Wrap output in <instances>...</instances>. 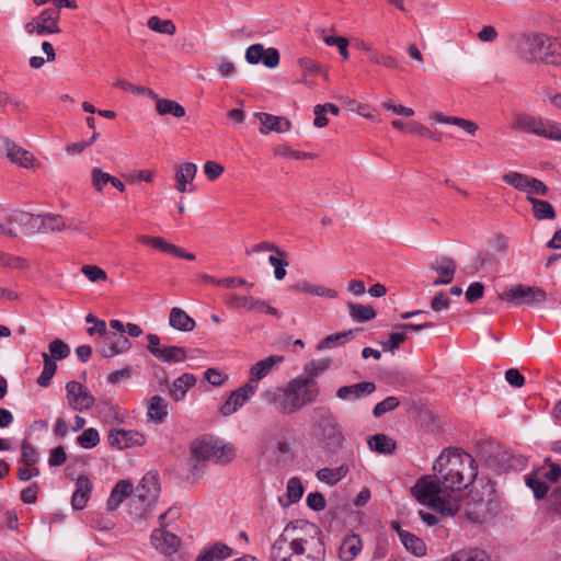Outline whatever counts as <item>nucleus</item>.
<instances>
[{
  "label": "nucleus",
  "instance_id": "f257e3e1",
  "mask_svg": "<svg viewBox=\"0 0 561 561\" xmlns=\"http://www.w3.org/2000/svg\"><path fill=\"white\" fill-rule=\"evenodd\" d=\"M434 474L420 478L412 486L414 497L432 510L454 516L460 510V491L478 476L476 460L459 449H444L433 465Z\"/></svg>",
  "mask_w": 561,
  "mask_h": 561
},
{
  "label": "nucleus",
  "instance_id": "f03ea898",
  "mask_svg": "<svg viewBox=\"0 0 561 561\" xmlns=\"http://www.w3.org/2000/svg\"><path fill=\"white\" fill-rule=\"evenodd\" d=\"M313 534L304 531L293 523L288 524L283 533L271 546L268 558L271 561H324L325 547L319 530L308 525Z\"/></svg>",
  "mask_w": 561,
  "mask_h": 561
},
{
  "label": "nucleus",
  "instance_id": "7ed1b4c3",
  "mask_svg": "<svg viewBox=\"0 0 561 561\" xmlns=\"http://www.w3.org/2000/svg\"><path fill=\"white\" fill-rule=\"evenodd\" d=\"M516 54L527 62L561 66V42L545 34H523L516 41Z\"/></svg>",
  "mask_w": 561,
  "mask_h": 561
},
{
  "label": "nucleus",
  "instance_id": "20e7f679",
  "mask_svg": "<svg viewBox=\"0 0 561 561\" xmlns=\"http://www.w3.org/2000/svg\"><path fill=\"white\" fill-rule=\"evenodd\" d=\"M311 420L317 431L318 439L328 448H341L345 442L343 427L337 417L327 407L311 410Z\"/></svg>",
  "mask_w": 561,
  "mask_h": 561
},
{
  "label": "nucleus",
  "instance_id": "39448f33",
  "mask_svg": "<svg viewBox=\"0 0 561 561\" xmlns=\"http://www.w3.org/2000/svg\"><path fill=\"white\" fill-rule=\"evenodd\" d=\"M511 127L549 140L561 141V124L552 119L517 113L514 115Z\"/></svg>",
  "mask_w": 561,
  "mask_h": 561
},
{
  "label": "nucleus",
  "instance_id": "423d86ee",
  "mask_svg": "<svg viewBox=\"0 0 561 561\" xmlns=\"http://www.w3.org/2000/svg\"><path fill=\"white\" fill-rule=\"evenodd\" d=\"M191 455L196 460L228 462L234 457V450L232 446L221 445L213 437H204L192 443Z\"/></svg>",
  "mask_w": 561,
  "mask_h": 561
},
{
  "label": "nucleus",
  "instance_id": "0eeeda50",
  "mask_svg": "<svg viewBox=\"0 0 561 561\" xmlns=\"http://www.w3.org/2000/svg\"><path fill=\"white\" fill-rule=\"evenodd\" d=\"M290 397L291 409L294 412L300 411L304 407L316 402L320 396L318 385H310L299 376L289 380L286 385Z\"/></svg>",
  "mask_w": 561,
  "mask_h": 561
},
{
  "label": "nucleus",
  "instance_id": "6e6552de",
  "mask_svg": "<svg viewBox=\"0 0 561 561\" xmlns=\"http://www.w3.org/2000/svg\"><path fill=\"white\" fill-rule=\"evenodd\" d=\"M546 298L547 294L542 288L523 284L512 286L501 295L502 300L511 302L516 307L523 305L534 306L543 302Z\"/></svg>",
  "mask_w": 561,
  "mask_h": 561
},
{
  "label": "nucleus",
  "instance_id": "1a4fd4ad",
  "mask_svg": "<svg viewBox=\"0 0 561 561\" xmlns=\"http://www.w3.org/2000/svg\"><path fill=\"white\" fill-rule=\"evenodd\" d=\"M147 351L158 360L168 364L184 362L187 357L186 351L181 346H161L160 337L150 333L147 335Z\"/></svg>",
  "mask_w": 561,
  "mask_h": 561
},
{
  "label": "nucleus",
  "instance_id": "9d476101",
  "mask_svg": "<svg viewBox=\"0 0 561 561\" xmlns=\"http://www.w3.org/2000/svg\"><path fill=\"white\" fill-rule=\"evenodd\" d=\"M67 399L69 405L76 411L89 410L94 405V397L88 388L78 381H69L66 385Z\"/></svg>",
  "mask_w": 561,
  "mask_h": 561
},
{
  "label": "nucleus",
  "instance_id": "9b49d317",
  "mask_svg": "<svg viewBox=\"0 0 561 561\" xmlns=\"http://www.w3.org/2000/svg\"><path fill=\"white\" fill-rule=\"evenodd\" d=\"M131 348V342L124 334L107 333L100 343V352L104 358H112Z\"/></svg>",
  "mask_w": 561,
  "mask_h": 561
},
{
  "label": "nucleus",
  "instance_id": "f8f14e48",
  "mask_svg": "<svg viewBox=\"0 0 561 561\" xmlns=\"http://www.w3.org/2000/svg\"><path fill=\"white\" fill-rule=\"evenodd\" d=\"M108 442L112 447L125 449L144 445L145 437L134 430L113 428L108 433Z\"/></svg>",
  "mask_w": 561,
  "mask_h": 561
},
{
  "label": "nucleus",
  "instance_id": "ddd939ff",
  "mask_svg": "<svg viewBox=\"0 0 561 561\" xmlns=\"http://www.w3.org/2000/svg\"><path fill=\"white\" fill-rule=\"evenodd\" d=\"M151 541L157 550L167 556L175 553L181 543V540L176 535L162 528H158L152 531Z\"/></svg>",
  "mask_w": 561,
  "mask_h": 561
},
{
  "label": "nucleus",
  "instance_id": "4468645a",
  "mask_svg": "<svg viewBox=\"0 0 561 561\" xmlns=\"http://www.w3.org/2000/svg\"><path fill=\"white\" fill-rule=\"evenodd\" d=\"M2 151L12 163L19 167L30 168L34 162V156L11 139L4 138L2 140Z\"/></svg>",
  "mask_w": 561,
  "mask_h": 561
},
{
  "label": "nucleus",
  "instance_id": "2eb2a0df",
  "mask_svg": "<svg viewBox=\"0 0 561 561\" xmlns=\"http://www.w3.org/2000/svg\"><path fill=\"white\" fill-rule=\"evenodd\" d=\"M376 385L371 381L358 382L350 386H342L336 390V397L343 401H356L371 394Z\"/></svg>",
  "mask_w": 561,
  "mask_h": 561
},
{
  "label": "nucleus",
  "instance_id": "dca6fc26",
  "mask_svg": "<svg viewBox=\"0 0 561 561\" xmlns=\"http://www.w3.org/2000/svg\"><path fill=\"white\" fill-rule=\"evenodd\" d=\"M38 26V36L59 34L61 28L58 25L60 12L53 9H44L35 18Z\"/></svg>",
  "mask_w": 561,
  "mask_h": 561
},
{
  "label": "nucleus",
  "instance_id": "f3484780",
  "mask_svg": "<svg viewBox=\"0 0 561 561\" xmlns=\"http://www.w3.org/2000/svg\"><path fill=\"white\" fill-rule=\"evenodd\" d=\"M265 401L273 404L275 410L280 414H293L291 401L288 393V389L285 387H278L274 390H267L263 394Z\"/></svg>",
  "mask_w": 561,
  "mask_h": 561
},
{
  "label": "nucleus",
  "instance_id": "a211bd4d",
  "mask_svg": "<svg viewBox=\"0 0 561 561\" xmlns=\"http://www.w3.org/2000/svg\"><path fill=\"white\" fill-rule=\"evenodd\" d=\"M284 360L283 356L271 355L264 359L256 362L249 371V380L247 383L257 385L260 380L265 378L272 369Z\"/></svg>",
  "mask_w": 561,
  "mask_h": 561
},
{
  "label": "nucleus",
  "instance_id": "6ab92c4d",
  "mask_svg": "<svg viewBox=\"0 0 561 561\" xmlns=\"http://www.w3.org/2000/svg\"><path fill=\"white\" fill-rule=\"evenodd\" d=\"M255 117L262 125L260 128L262 134H267L270 131L286 133L290 129V122L285 117L275 116L267 113H256Z\"/></svg>",
  "mask_w": 561,
  "mask_h": 561
},
{
  "label": "nucleus",
  "instance_id": "aec40b11",
  "mask_svg": "<svg viewBox=\"0 0 561 561\" xmlns=\"http://www.w3.org/2000/svg\"><path fill=\"white\" fill-rule=\"evenodd\" d=\"M159 484L154 476L146 474L136 488V496L142 502L150 504L159 495Z\"/></svg>",
  "mask_w": 561,
  "mask_h": 561
},
{
  "label": "nucleus",
  "instance_id": "412c9836",
  "mask_svg": "<svg viewBox=\"0 0 561 561\" xmlns=\"http://www.w3.org/2000/svg\"><path fill=\"white\" fill-rule=\"evenodd\" d=\"M92 482L87 476H79L76 482V490L71 497V505L75 510H83L90 499Z\"/></svg>",
  "mask_w": 561,
  "mask_h": 561
},
{
  "label": "nucleus",
  "instance_id": "4be33fe9",
  "mask_svg": "<svg viewBox=\"0 0 561 561\" xmlns=\"http://www.w3.org/2000/svg\"><path fill=\"white\" fill-rule=\"evenodd\" d=\"M363 549V542L358 535L350 534L345 536L339 547V558L341 561H353Z\"/></svg>",
  "mask_w": 561,
  "mask_h": 561
},
{
  "label": "nucleus",
  "instance_id": "5701e85b",
  "mask_svg": "<svg viewBox=\"0 0 561 561\" xmlns=\"http://www.w3.org/2000/svg\"><path fill=\"white\" fill-rule=\"evenodd\" d=\"M133 483L128 480H119L111 491L107 500V510L115 511L124 500H126L133 492Z\"/></svg>",
  "mask_w": 561,
  "mask_h": 561
},
{
  "label": "nucleus",
  "instance_id": "b1692460",
  "mask_svg": "<svg viewBox=\"0 0 561 561\" xmlns=\"http://www.w3.org/2000/svg\"><path fill=\"white\" fill-rule=\"evenodd\" d=\"M169 324L181 332H191L196 327L195 320L179 307H174L170 310Z\"/></svg>",
  "mask_w": 561,
  "mask_h": 561
},
{
  "label": "nucleus",
  "instance_id": "393cba45",
  "mask_svg": "<svg viewBox=\"0 0 561 561\" xmlns=\"http://www.w3.org/2000/svg\"><path fill=\"white\" fill-rule=\"evenodd\" d=\"M360 331H362L360 328H356V329H350L347 331L330 334L319 342L317 350L322 351V350H327V348H334L337 346H342V345L346 344L351 339H353Z\"/></svg>",
  "mask_w": 561,
  "mask_h": 561
},
{
  "label": "nucleus",
  "instance_id": "a878e982",
  "mask_svg": "<svg viewBox=\"0 0 561 561\" xmlns=\"http://www.w3.org/2000/svg\"><path fill=\"white\" fill-rule=\"evenodd\" d=\"M398 536L407 551H409L413 556L423 557L426 554V545L420 537L403 529L398 530Z\"/></svg>",
  "mask_w": 561,
  "mask_h": 561
},
{
  "label": "nucleus",
  "instance_id": "bb28decb",
  "mask_svg": "<svg viewBox=\"0 0 561 561\" xmlns=\"http://www.w3.org/2000/svg\"><path fill=\"white\" fill-rule=\"evenodd\" d=\"M291 290L330 299L336 298L337 296L336 290L324 287L322 285L312 284L307 280H300L296 283L295 285L291 286Z\"/></svg>",
  "mask_w": 561,
  "mask_h": 561
},
{
  "label": "nucleus",
  "instance_id": "cd10ccee",
  "mask_svg": "<svg viewBox=\"0 0 561 561\" xmlns=\"http://www.w3.org/2000/svg\"><path fill=\"white\" fill-rule=\"evenodd\" d=\"M147 417L148 421L156 424L162 423L168 415V403L160 396H153L147 405Z\"/></svg>",
  "mask_w": 561,
  "mask_h": 561
},
{
  "label": "nucleus",
  "instance_id": "c85d7f7f",
  "mask_svg": "<svg viewBox=\"0 0 561 561\" xmlns=\"http://www.w3.org/2000/svg\"><path fill=\"white\" fill-rule=\"evenodd\" d=\"M197 167L193 162L180 164L175 172L176 190L181 193L187 191L186 185L192 183L196 176Z\"/></svg>",
  "mask_w": 561,
  "mask_h": 561
},
{
  "label": "nucleus",
  "instance_id": "c756f323",
  "mask_svg": "<svg viewBox=\"0 0 561 561\" xmlns=\"http://www.w3.org/2000/svg\"><path fill=\"white\" fill-rule=\"evenodd\" d=\"M331 365V359L322 358V359H313L306 364L304 368V373L299 375L304 380H308L310 385H318L317 378L329 369Z\"/></svg>",
  "mask_w": 561,
  "mask_h": 561
},
{
  "label": "nucleus",
  "instance_id": "7c9ffc66",
  "mask_svg": "<svg viewBox=\"0 0 561 561\" xmlns=\"http://www.w3.org/2000/svg\"><path fill=\"white\" fill-rule=\"evenodd\" d=\"M12 220L22 226L25 231L34 233L41 231L43 219L41 215L30 214L27 211H15L12 215Z\"/></svg>",
  "mask_w": 561,
  "mask_h": 561
},
{
  "label": "nucleus",
  "instance_id": "2f4dec72",
  "mask_svg": "<svg viewBox=\"0 0 561 561\" xmlns=\"http://www.w3.org/2000/svg\"><path fill=\"white\" fill-rule=\"evenodd\" d=\"M232 554V549L226 543L217 542L213 547L205 549L196 561H221Z\"/></svg>",
  "mask_w": 561,
  "mask_h": 561
},
{
  "label": "nucleus",
  "instance_id": "473e14b6",
  "mask_svg": "<svg viewBox=\"0 0 561 561\" xmlns=\"http://www.w3.org/2000/svg\"><path fill=\"white\" fill-rule=\"evenodd\" d=\"M196 383V378L193 374L185 373L176 378L172 383L171 396L175 401L182 400L188 389Z\"/></svg>",
  "mask_w": 561,
  "mask_h": 561
},
{
  "label": "nucleus",
  "instance_id": "72a5a7b5",
  "mask_svg": "<svg viewBox=\"0 0 561 561\" xmlns=\"http://www.w3.org/2000/svg\"><path fill=\"white\" fill-rule=\"evenodd\" d=\"M433 118L438 123L458 126L459 128L463 129L466 133L470 135H474L479 128L478 125L472 121L456 116H446L440 112H436L433 115Z\"/></svg>",
  "mask_w": 561,
  "mask_h": 561
},
{
  "label": "nucleus",
  "instance_id": "f704fd0d",
  "mask_svg": "<svg viewBox=\"0 0 561 561\" xmlns=\"http://www.w3.org/2000/svg\"><path fill=\"white\" fill-rule=\"evenodd\" d=\"M156 110L160 115H171L173 117L180 118L183 117L186 113L185 107L182 106L176 101L170 99H154Z\"/></svg>",
  "mask_w": 561,
  "mask_h": 561
},
{
  "label": "nucleus",
  "instance_id": "c9c22d12",
  "mask_svg": "<svg viewBox=\"0 0 561 561\" xmlns=\"http://www.w3.org/2000/svg\"><path fill=\"white\" fill-rule=\"evenodd\" d=\"M370 449L379 454H392L396 449V442L385 434H375L367 440Z\"/></svg>",
  "mask_w": 561,
  "mask_h": 561
},
{
  "label": "nucleus",
  "instance_id": "e433bc0d",
  "mask_svg": "<svg viewBox=\"0 0 561 561\" xmlns=\"http://www.w3.org/2000/svg\"><path fill=\"white\" fill-rule=\"evenodd\" d=\"M527 199L531 204L534 216L538 220L554 219L556 211L549 202L533 196H527Z\"/></svg>",
  "mask_w": 561,
  "mask_h": 561
},
{
  "label": "nucleus",
  "instance_id": "4c0bfd02",
  "mask_svg": "<svg viewBox=\"0 0 561 561\" xmlns=\"http://www.w3.org/2000/svg\"><path fill=\"white\" fill-rule=\"evenodd\" d=\"M348 472V467L346 465H342L337 468H322L318 470L317 478L325 482L330 485L336 484L339 481H341Z\"/></svg>",
  "mask_w": 561,
  "mask_h": 561
},
{
  "label": "nucleus",
  "instance_id": "58836bf2",
  "mask_svg": "<svg viewBox=\"0 0 561 561\" xmlns=\"http://www.w3.org/2000/svg\"><path fill=\"white\" fill-rule=\"evenodd\" d=\"M431 270L438 273L442 277L453 280L456 272V263L451 257L443 256L431 263Z\"/></svg>",
  "mask_w": 561,
  "mask_h": 561
},
{
  "label": "nucleus",
  "instance_id": "ea45409f",
  "mask_svg": "<svg viewBox=\"0 0 561 561\" xmlns=\"http://www.w3.org/2000/svg\"><path fill=\"white\" fill-rule=\"evenodd\" d=\"M451 561H491L486 551L479 548L463 549L453 554Z\"/></svg>",
  "mask_w": 561,
  "mask_h": 561
},
{
  "label": "nucleus",
  "instance_id": "a19ab883",
  "mask_svg": "<svg viewBox=\"0 0 561 561\" xmlns=\"http://www.w3.org/2000/svg\"><path fill=\"white\" fill-rule=\"evenodd\" d=\"M256 390H257V385L245 383L244 386L232 391L229 397H230L231 401H233V404L236 405V408L239 410L241 407L244 405V403L247 401L250 400V398L252 396H254Z\"/></svg>",
  "mask_w": 561,
  "mask_h": 561
},
{
  "label": "nucleus",
  "instance_id": "79ce46f5",
  "mask_svg": "<svg viewBox=\"0 0 561 561\" xmlns=\"http://www.w3.org/2000/svg\"><path fill=\"white\" fill-rule=\"evenodd\" d=\"M41 217L43 219V225L41 226L39 232L42 233L59 232L67 227L64 218L60 215L46 214L41 215Z\"/></svg>",
  "mask_w": 561,
  "mask_h": 561
},
{
  "label": "nucleus",
  "instance_id": "37998d69",
  "mask_svg": "<svg viewBox=\"0 0 561 561\" xmlns=\"http://www.w3.org/2000/svg\"><path fill=\"white\" fill-rule=\"evenodd\" d=\"M535 473L541 479H545L550 483H554L561 478V467L547 458L545 463Z\"/></svg>",
  "mask_w": 561,
  "mask_h": 561
},
{
  "label": "nucleus",
  "instance_id": "c03bdc74",
  "mask_svg": "<svg viewBox=\"0 0 561 561\" xmlns=\"http://www.w3.org/2000/svg\"><path fill=\"white\" fill-rule=\"evenodd\" d=\"M348 310L351 318L358 322H366L376 317V311L370 306L350 302Z\"/></svg>",
  "mask_w": 561,
  "mask_h": 561
},
{
  "label": "nucleus",
  "instance_id": "a18cd8bd",
  "mask_svg": "<svg viewBox=\"0 0 561 561\" xmlns=\"http://www.w3.org/2000/svg\"><path fill=\"white\" fill-rule=\"evenodd\" d=\"M525 482L526 485L533 490L534 496L537 500L543 499L549 491V486L547 485V483L542 481V479L536 473L527 476Z\"/></svg>",
  "mask_w": 561,
  "mask_h": 561
},
{
  "label": "nucleus",
  "instance_id": "49530a36",
  "mask_svg": "<svg viewBox=\"0 0 561 561\" xmlns=\"http://www.w3.org/2000/svg\"><path fill=\"white\" fill-rule=\"evenodd\" d=\"M502 180L514 188L525 192L527 191L530 178L526 174L511 171L502 176Z\"/></svg>",
  "mask_w": 561,
  "mask_h": 561
},
{
  "label": "nucleus",
  "instance_id": "de8ad7c7",
  "mask_svg": "<svg viewBox=\"0 0 561 561\" xmlns=\"http://www.w3.org/2000/svg\"><path fill=\"white\" fill-rule=\"evenodd\" d=\"M148 27L160 34L173 35L176 31L175 24L171 20H161L158 16H151L148 20Z\"/></svg>",
  "mask_w": 561,
  "mask_h": 561
},
{
  "label": "nucleus",
  "instance_id": "09e8293b",
  "mask_svg": "<svg viewBox=\"0 0 561 561\" xmlns=\"http://www.w3.org/2000/svg\"><path fill=\"white\" fill-rule=\"evenodd\" d=\"M249 311L255 312V313H265L271 314L276 318H282V312H279L275 307H272L268 305L265 300L252 297V300H250V308Z\"/></svg>",
  "mask_w": 561,
  "mask_h": 561
},
{
  "label": "nucleus",
  "instance_id": "8fccbe9b",
  "mask_svg": "<svg viewBox=\"0 0 561 561\" xmlns=\"http://www.w3.org/2000/svg\"><path fill=\"white\" fill-rule=\"evenodd\" d=\"M115 87L122 89V90H125V91H129L134 94H142V95H147L149 96L150 99H158V94L149 89V88H144V87H138V85H135L124 79H119L117 80L115 83H114Z\"/></svg>",
  "mask_w": 561,
  "mask_h": 561
},
{
  "label": "nucleus",
  "instance_id": "3c124183",
  "mask_svg": "<svg viewBox=\"0 0 561 561\" xmlns=\"http://www.w3.org/2000/svg\"><path fill=\"white\" fill-rule=\"evenodd\" d=\"M21 450L20 461L26 467H35V463L38 461V453L31 443L24 440Z\"/></svg>",
  "mask_w": 561,
  "mask_h": 561
},
{
  "label": "nucleus",
  "instance_id": "603ef678",
  "mask_svg": "<svg viewBox=\"0 0 561 561\" xmlns=\"http://www.w3.org/2000/svg\"><path fill=\"white\" fill-rule=\"evenodd\" d=\"M78 444L85 449L95 447L100 442L99 432L95 428H87L77 438Z\"/></svg>",
  "mask_w": 561,
  "mask_h": 561
},
{
  "label": "nucleus",
  "instance_id": "864d4df0",
  "mask_svg": "<svg viewBox=\"0 0 561 561\" xmlns=\"http://www.w3.org/2000/svg\"><path fill=\"white\" fill-rule=\"evenodd\" d=\"M92 185L96 192H102L103 188L111 183L112 175L104 172L100 168H94L91 171Z\"/></svg>",
  "mask_w": 561,
  "mask_h": 561
},
{
  "label": "nucleus",
  "instance_id": "5fc2aeb1",
  "mask_svg": "<svg viewBox=\"0 0 561 561\" xmlns=\"http://www.w3.org/2000/svg\"><path fill=\"white\" fill-rule=\"evenodd\" d=\"M400 401L397 397H387L385 400L378 402L374 410L373 414L375 417H380L387 412L393 411L397 407H399Z\"/></svg>",
  "mask_w": 561,
  "mask_h": 561
},
{
  "label": "nucleus",
  "instance_id": "6e6d98bb",
  "mask_svg": "<svg viewBox=\"0 0 561 561\" xmlns=\"http://www.w3.org/2000/svg\"><path fill=\"white\" fill-rule=\"evenodd\" d=\"M50 357L54 359H64L69 356L70 347L62 340L56 339L49 343Z\"/></svg>",
  "mask_w": 561,
  "mask_h": 561
},
{
  "label": "nucleus",
  "instance_id": "4d7b16f0",
  "mask_svg": "<svg viewBox=\"0 0 561 561\" xmlns=\"http://www.w3.org/2000/svg\"><path fill=\"white\" fill-rule=\"evenodd\" d=\"M304 494V486L299 478H290L287 482V496L290 503L298 502Z\"/></svg>",
  "mask_w": 561,
  "mask_h": 561
},
{
  "label": "nucleus",
  "instance_id": "13d9d810",
  "mask_svg": "<svg viewBox=\"0 0 561 561\" xmlns=\"http://www.w3.org/2000/svg\"><path fill=\"white\" fill-rule=\"evenodd\" d=\"M81 272L92 282H104L107 279L105 271L96 265H83Z\"/></svg>",
  "mask_w": 561,
  "mask_h": 561
},
{
  "label": "nucleus",
  "instance_id": "bf43d9fd",
  "mask_svg": "<svg viewBox=\"0 0 561 561\" xmlns=\"http://www.w3.org/2000/svg\"><path fill=\"white\" fill-rule=\"evenodd\" d=\"M405 340L407 334L404 332H392L389 334V340L387 342H382L381 346L383 351H389L393 354Z\"/></svg>",
  "mask_w": 561,
  "mask_h": 561
},
{
  "label": "nucleus",
  "instance_id": "052dcab7",
  "mask_svg": "<svg viewBox=\"0 0 561 561\" xmlns=\"http://www.w3.org/2000/svg\"><path fill=\"white\" fill-rule=\"evenodd\" d=\"M253 296H239L237 294H231L226 297V304L231 309H240L250 308V300H252Z\"/></svg>",
  "mask_w": 561,
  "mask_h": 561
},
{
  "label": "nucleus",
  "instance_id": "680f3d73",
  "mask_svg": "<svg viewBox=\"0 0 561 561\" xmlns=\"http://www.w3.org/2000/svg\"><path fill=\"white\" fill-rule=\"evenodd\" d=\"M409 131L419 135L420 137H427L432 138L435 141H440L442 135L439 133H433L431 129H428L426 126L419 124V123H412L408 126Z\"/></svg>",
  "mask_w": 561,
  "mask_h": 561
},
{
  "label": "nucleus",
  "instance_id": "e2e57ef3",
  "mask_svg": "<svg viewBox=\"0 0 561 561\" xmlns=\"http://www.w3.org/2000/svg\"><path fill=\"white\" fill-rule=\"evenodd\" d=\"M324 43L328 46H339V51H340L341 56L344 59L348 58V50H347L348 41H347V38L342 37V36H325Z\"/></svg>",
  "mask_w": 561,
  "mask_h": 561
},
{
  "label": "nucleus",
  "instance_id": "0e129e2a",
  "mask_svg": "<svg viewBox=\"0 0 561 561\" xmlns=\"http://www.w3.org/2000/svg\"><path fill=\"white\" fill-rule=\"evenodd\" d=\"M268 262L274 267L275 278L277 280L283 279L286 276V266H288V262L274 255L268 257Z\"/></svg>",
  "mask_w": 561,
  "mask_h": 561
},
{
  "label": "nucleus",
  "instance_id": "69168bd1",
  "mask_svg": "<svg viewBox=\"0 0 561 561\" xmlns=\"http://www.w3.org/2000/svg\"><path fill=\"white\" fill-rule=\"evenodd\" d=\"M263 53L264 47L262 44H253L245 51V60L251 65L259 64L262 60Z\"/></svg>",
  "mask_w": 561,
  "mask_h": 561
},
{
  "label": "nucleus",
  "instance_id": "338daca9",
  "mask_svg": "<svg viewBox=\"0 0 561 561\" xmlns=\"http://www.w3.org/2000/svg\"><path fill=\"white\" fill-rule=\"evenodd\" d=\"M204 376H205V379L213 386L215 387H220L222 386L228 377L227 375H224L221 371L215 369V368H208L205 373H204Z\"/></svg>",
  "mask_w": 561,
  "mask_h": 561
},
{
  "label": "nucleus",
  "instance_id": "774afa93",
  "mask_svg": "<svg viewBox=\"0 0 561 561\" xmlns=\"http://www.w3.org/2000/svg\"><path fill=\"white\" fill-rule=\"evenodd\" d=\"M307 505L309 508L320 512L325 507V499L320 492L309 493L307 495Z\"/></svg>",
  "mask_w": 561,
  "mask_h": 561
}]
</instances>
